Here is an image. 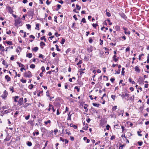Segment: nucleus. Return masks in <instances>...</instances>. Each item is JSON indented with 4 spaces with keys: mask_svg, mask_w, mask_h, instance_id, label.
<instances>
[{
    "mask_svg": "<svg viewBox=\"0 0 149 149\" xmlns=\"http://www.w3.org/2000/svg\"><path fill=\"white\" fill-rule=\"evenodd\" d=\"M24 76L25 77L30 78L32 77L31 72L29 71L25 72L24 75Z\"/></svg>",
    "mask_w": 149,
    "mask_h": 149,
    "instance_id": "1",
    "label": "nucleus"
},
{
    "mask_svg": "<svg viewBox=\"0 0 149 149\" xmlns=\"http://www.w3.org/2000/svg\"><path fill=\"white\" fill-rule=\"evenodd\" d=\"M21 19L19 17H18L15 19V26H17L18 25L21 23Z\"/></svg>",
    "mask_w": 149,
    "mask_h": 149,
    "instance_id": "2",
    "label": "nucleus"
},
{
    "mask_svg": "<svg viewBox=\"0 0 149 149\" xmlns=\"http://www.w3.org/2000/svg\"><path fill=\"white\" fill-rule=\"evenodd\" d=\"M123 29L124 30V33L126 35H127L129 36L130 34V32L128 30L127 28H125L124 27H123Z\"/></svg>",
    "mask_w": 149,
    "mask_h": 149,
    "instance_id": "3",
    "label": "nucleus"
},
{
    "mask_svg": "<svg viewBox=\"0 0 149 149\" xmlns=\"http://www.w3.org/2000/svg\"><path fill=\"white\" fill-rule=\"evenodd\" d=\"M8 95V93L7 91L5 90L3 93V94L1 96L3 98L5 99L7 96Z\"/></svg>",
    "mask_w": 149,
    "mask_h": 149,
    "instance_id": "4",
    "label": "nucleus"
},
{
    "mask_svg": "<svg viewBox=\"0 0 149 149\" xmlns=\"http://www.w3.org/2000/svg\"><path fill=\"white\" fill-rule=\"evenodd\" d=\"M23 97L20 98L19 99V101H18V102L19 104L20 105H22L23 104Z\"/></svg>",
    "mask_w": 149,
    "mask_h": 149,
    "instance_id": "5",
    "label": "nucleus"
},
{
    "mask_svg": "<svg viewBox=\"0 0 149 149\" xmlns=\"http://www.w3.org/2000/svg\"><path fill=\"white\" fill-rule=\"evenodd\" d=\"M5 79H6V81L7 82L11 80V78L10 77H9L8 75H6L5 76Z\"/></svg>",
    "mask_w": 149,
    "mask_h": 149,
    "instance_id": "6",
    "label": "nucleus"
},
{
    "mask_svg": "<svg viewBox=\"0 0 149 149\" xmlns=\"http://www.w3.org/2000/svg\"><path fill=\"white\" fill-rule=\"evenodd\" d=\"M135 71L139 73L140 71V70L139 69V68L137 66L135 67L134 68Z\"/></svg>",
    "mask_w": 149,
    "mask_h": 149,
    "instance_id": "7",
    "label": "nucleus"
},
{
    "mask_svg": "<svg viewBox=\"0 0 149 149\" xmlns=\"http://www.w3.org/2000/svg\"><path fill=\"white\" fill-rule=\"evenodd\" d=\"M120 16L124 19H126L127 17L125 15L124 13H121L120 14Z\"/></svg>",
    "mask_w": 149,
    "mask_h": 149,
    "instance_id": "8",
    "label": "nucleus"
},
{
    "mask_svg": "<svg viewBox=\"0 0 149 149\" xmlns=\"http://www.w3.org/2000/svg\"><path fill=\"white\" fill-rule=\"evenodd\" d=\"M0 49L1 51L2 52L5 51L4 47L1 44H0Z\"/></svg>",
    "mask_w": 149,
    "mask_h": 149,
    "instance_id": "9",
    "label": "nucleus"
},
{
    "mask_svg": "<svg viewBox=\"0 0 149 149\" xmlns=\"http://www.w3.org/2000/svg\"><path fill=\"white\" fill-rule=\"evenodd\" d=\"M26 56L29 58H31L32 56V53H28L26 54Z\"/></svg>",
    "mask_w": 149,
    "mask_h": 149,
    "instance_id": "10",
    "label": "nucleus"
},
{
    "mask_svg": "<svg viewBox=\"0 0 149 149\" xmlns=\"http://www.w3.org/2000/svg\"><path fill=\"white\" fill-rule=\"evenodd\" d=\"M2 63L3 65L6 66V68H7L8 67V65L7 63L5 61L3 60L2 62Z\"/></svg>",
    "mask_w": 149,
    "mask_h": 149,
    "instance_id": "11",
    "label": "nucleus"
},
{
    "mask_svg": "<svg viewBox=\"0 0 149 149\" xmlns=\"http://www.w3.org/2000/svg\"><path fill=\"white\" fill-rule=\"evenodd\" d=\"M70 112H69V113L68 114V117L67 118V120H71V116L72 114H70Z\"/></svg>",
    "mask_w": 149,
    "mask_h": 149,
    "instance_id": "12",
    "label": "nucleus"
},
{
    "mask_svg": "<svg viewBox=\"0 0 149 149\" xmlns=\"http://www.w3.org/2000/svg\"><path fill=\"white\" fill-rule=\"evenodd\" d=\"M12 111L11 109H9L8 110H6L4 111L3 112L4 113H7L9 112H10Z\"/></svg>",
    "mask_w": 149,
    "mask_h": 149,
    "instance_id": "13",
    "label": "nucleus"
},
{
    "mask_svg": "<svg viewBox=\"0 0 149 149\" xmlns=\"http://www.w3.org/2000/svg\"><path fill=\"white\" fill-rule=\"evenodd\" d=\"M17 63L19 67H24V65L20 63L17 62Z\"/></svg>",
    "mask_w": 149,
    "mask_h": 149,
    "instance_id": "14",
    "label": "nucleus"
},
{
    "mask_svg": "<svg viewBox=\"0 0 149 149\" xmlns=\"http://www.w3.org/2000/svg\"><path fill=\"white\" fill-rule=\"evenodd\" d=\"M8 106H4L2 107L1 108H0V109L2 110H4L5 109H8Z\"/></svg>",
    "mask_w": 149,
    "mask_h": 149,
    "instance_id": "15",
    "label": "nucleus"
},
{
    "mask_svg": "<svg viewBox=\"0 0 149 149\" xmlns=\"http://www.w3.org/2000/svg\"><path fill=\"white\" fill-rule=\"evenodd\" d=\"M38 47H36L33 48H32V51H34L35 52H36L38 50Z\"/></svg>",
    "mask_w": 149,
    "mask_h": 149,
    "instance_id": "16",
    "label": "nucleus"
},
{
    "mask_svg": "<svg viewBox=\"0 0 149 149\" xmlns=\"http://www.w3.org/2000/svg\"><path fill=\"white\" fill-rule=\"evenodd\" d=\"M116 55H114L113 57V60L115 62H116L117 61V59L116 58Z\"/></svg>",
    "mask_w": 149,
    "mask_h": 149,
    "instance_id": "17",
    "label": "nucleus"
},
{
    "mask_svg": "<svg viewBox=\"0 0 149 149\" xmlns=\"http://www.w3.org/2000/svg\"><path fill=\"white\" fill-rule=\"evenodd\" d=\"M5 42H6V43L9 45H13L12 42L11 41H5Z\"/></svg>",
    "mask_w": 149,
    "mask_h": 149,
    "instance_id": "18",
    "label": "nucleus"
},
{
    "mask_svg": "<svg viewBox=\"0 0 149 149\" xmlns=\"http://www.w3.org/2000/svg\"><path fill=\"white\" fill-rule=\"evenodd\" d=\"M10 139V137L7 136L6 138L4 140V141H9Z\"/></svg>",
    "mask_w": 149,
    "mask_h": 149,
    "instance_id": "19",
    "label": "nucleus"
},
{
    "mask_svg": "<svg viewBox=\"0 0 149 149\" xmlns=\"http://www.w3.org/2000/svg\"><path fill=\"white\" fill-rule=\"evenodd\" d=\"M87 50L88 52H91L93 51V49H92V48L91 47H88L87 48Z\"/></svg>",
    "mask_w": 149,
    "mask_h": 149,
    "instance_id": "20",
    "label": "nucleus"
},
{
    "mask_svg": "<svg viewBox=\"0 0 149 149\" xmlns=\"http://www.w3.org/2000/svg\"><path fill=\"white\" fill-rule=\"evenodd\" d=\"M88 125L86 124V125H85V127H84L83 128V129L84 130H86L88 129Z\"/></svg>",
    "mask_w": 149,
    "mask_h": 149,
    "instance_id": "21",
    "label": "nucleus"
},
{
    "mask_svg": "<svg viewBox=\"0 0 149 149\" xmlns=\"http://www.w3.org/2000/svg\"><path fill=\"white\" fill-rule=\"evenodd\" d=\"M93 105L94 106L96 107H99L100 104H98L93 103Z\"/></svg>",
    "mask_w": 149,
    "mask_h": 149,
    "instance_id": "22",
    "label": "nucleus"
},
{
    "mask_svg": "<svg viewBox=\"0 0 149 149\" xmlns=\"http://www.w3.org/2000/svg\"><path fill=\"white\" fill-rule=\"evenodd\" d=\"M106 15L108 17H110L111 16V14L110 13L107 11V10H106Z\"/></svg>",
    "mask_w": 149,
    "mask_h": 149,
    "instance_id": "23",
    "label": "nucleus"
},
{
    "mask_svg": "<svg viewBox=\"0 0 149 149\" xmlns=\"http://www.w3.org/2000/svg\"><path fill=\"white\" fill-rule=\"evenodd\" d=\"M10 90V91H12V93L14 92V87L13 86H11L9 88Z\"/></svg>",
    "mask_w": 149,
    "mask_h": 149,
    "instance_id": "24",
    "label": "nucleus"
},
{
    "mask_svg": "<svg viewBox=\"0 0 149 149\" xmlns=\"http://www.w3.org/2000/svg\"><path fill=\"white\" fill-rule=\"evenodd\" d=\"M8 10L9 12L11 14H12L13 13V11L12 10V9L10 7H9L8 8Z\"/></svg>",
    "mask_w": 149,
    "mask_h": 149,
    "instance_id": "25",
    "label": "nucleus"
},
{
    "mask_svg": "<svg viewBox=\"0 0 149 149\" xmlns=\"http://www.w3.org/2000/svg\"><path fill=\"white\" fill-rule=\"evenodd\" d=\"M30 67L31 68L34 69L35 67V65L34 64H32L30 65Z\"/></svg>",
    "mask_w": 149,
    "mask_h": 149,
    "instance_id": "26",
    "label": "nucleus"
},
{
    "mask_svg": "<svg viewBox=\"0 0 149 149\" xmlns=\"http://www.w3.org/2000/svg\"><path fill=\"white\" fill-rule=\"evenodd\" d=\"M27 145L29 146H31L32 145V143L30 141H28L27 143Z\"/></svg>",
    "mask_w": 149,
    "mask_h": 149,
    "instance_id": "27",
    "label": "nucleus"
},
{
    "mask_svg": "<svg viewBox=\"0 0 149 149\" xmlns=\"http://www.w3.org/2000/svg\"><path fill=\"white\" fill-rule=\"evenodd\" d=\"M76 8L78 10H80L81 9V7L79 6L78 4L76 5Z\"/></svg>",
    "mask_w": 149,
    "mask_h": 149,
    "instance_id": "28",
    "label": "nucleus"
},
{
    "mask_svg": "<svg viewBox=\"0 0 149 149\" xmlns=\"http://www.w3.org/2000/svg\"><path fill=\"white\" fill-rule=\"evenodd\" d=\"M21 81L23 83H25L26 82V79H22L21 80Z\"/></svg>",
    "mask_w": 149,
    "mask_h": 149,
    "instance_id": "29",
    "label": "nucleus"
},
{
    "mask_svg": "<svg viewBox=\"0 0 149 149\" xmlns=\"http://www.w3.org/2000/svg\"><path fill=\"white\" fill-rule=\"evenodd\" d=\"M65 42V40L63 38H62V40L61 42V44L63 45L64 44Z\"/></svg>",
    "mask_w": 149,
    "mask_h": 149,
    "instance_id": "30",
    "label": "nucleus"
},
{
    "mask_svg": "<svg viewBox=\"0 0 149 149\" xmlns=\"http://www.w3.org/2000/svg\"><path fill=\"white\" fill-rule=\"evenodd\" d=\"M65 131H66V134H67L68 135H70L71 134V133H70V132L69 130H65Z\"/></svg>",
    "mask_w": 149,
    "mask_h": 149,
    "instance_id": "31",
    "label": "nucleus"
},
{
    "mask_svg": "<svg viewBox=\"0 0 149 149\" xmlns=\"http://www.w3.org/2000/svg\"><path fill=\"white\" fill-rule=\"evenodd\" d=\"M26 26L27 27V28L28 29H29L31 28V26L30 24H26Z\"/></svg>",
    "mask_w": 149,
    "mask_h": 149,
    "instance_id": "32",
    "label": "nucleus"
},
{
    "mask_svg": "<svg viewBox=\"0 0 149 149\" xmlns=\"http://www.w3.org/2000/svg\"><path fill=\"white\" fill-rule=\"evenodd\" d=\"M51 122V121L50 120H47V121H45L44 122V123L45 124L47 125L48 123H50Z\"/></svg>",
    "mask_w": 149,
    "mask_h": 149,
    "instance_id": "33",
    "label": "nucleus"
},
{
    "mask_svg": "<svg viewBox=\"0 0 149 149\" xmlns=\"http://www.w3.org/2000/svg\"><path fill=\"white\" fill-rule=\"evenodd\" d=\"M36 29H37L38 30H39V24H37L36 25Z\"/></svg>",
    "mask_w": 149,
    "mask_h": 149,
    "instance_id": "34",
    "label": "nucleus"
},
{
    "mask_svg": "<svg viewBox=\"0 0 149 149\" xmlns=\"http://www.w3.org/2000/svg\"><path fill=\"white\" fill-rule=\"evenodd\" d=\"M85 69H81L80 70H81V71H80V74H82L83 73H84V70H85Z\"/></svg>",
    "mask_w": 149,
    "mask_h": 149,
    "instance_id": "35",
    "label": "nucleus"
},
{
    "mask_svg": "<svg viewBox=\"0 0 149 149\" xmlns=\"http://www.w3.org/2000/svg\"><path fill=\"white\" fill-rule=\"evenodd\" d=\"M45 43L43 42H41L40 44V46H45Z\"/></svg>",
    "mask_w": 149,
    "mask_h": 149,
    "instance_id": "36",
    "label": "nucleus"
},
{
    "mask_svg": "<svg viewBox=\"0 0 149 149\" xmlns=\"http://www.w3.org/2000/svg\"><path fill=\"white\" fill-rule=\"evenodd\" d=\"M40 39L41 40H44L45 42L46 41V39L45 38V36H42L40 38Z\"/></svg>",
    "mask_w": 149,
    "mask_h": 149,
    "instance_id": "37",
    "label": "nucleus"
},
{
    "mask_svg": "<svg viewBox=\"0 0 149 149\" xmlns=\"http://www.w3.org/2000/svg\"><path fill=\"white\" fill-rule=\"evenodd\" d=\"M141 131H138L137 132V133H138V135L139 136H142V134H140V133H141Z\"/></svg>",
    "mask_w": 149,
    "mask_h": 149,
    "instance_id": "38",
    "label": "nucleus"
},
{
    "mask_svg": "<svg viewBox=\"0 0 149 149\" xmlns=\"http://www.w3.org/2000/svg\"><path fill=\"white\" fill-rule=\"evenodd\" d=\"M55 46L56 47V49L58 51H61V50L58 48V46L57 45H56Z\"/></svg>",
    "mask_w": 149,
    "mask_h": 149,
    "instance_id": "39",
    "label": "nucleus"
},
{
    "mask_svg": "<svg viewBox=\"0 0 149 149\" xmlns=\"http://www.w3.org/2000/svg\"><path fill=\"white\" fill-rule=\"evenodd\" d=\"M93 41V39L91 38H90L89 39V42L90 43H91Z\"/></svg>",
    "mask_w": 149,
    "mask_h": 149,
    "instance_id": "40",
    "label": "nucleus"
},
{
    "mask_svg": "<svg viewBox=\"0 0 149 149\" xmlns=\"http://www.w3.org/2000/svg\"><path fill=\"white\" fill-rule=\"evenodd\" d=\"M111 98L114 100L115 99V98L116 97V96L115 95H112L111 96Z\"/></svg>",
    "mask_w": 149,
    "mask_h": 149,
    "instance_id": "41",
    "label": "nucleus"
},
{
    "mask_svg": "<svg viewBox=\"0 0 149 149\" xmlns=\"http://www.w3.org/2000/svg\"><path fill=\"white\" fill-rule=\"evenodd\" d=\"M138 144L139 146H141L142 145L143 142L142 141H138Z\"/></svg>",
    "mask_w": 149,
    "mask_h": 149,
    "instance_id": "42",
    "label": "nucleus"
},
{
    "mask_svg": "<svg viewBox=\"0 0 149 149\" xmlns=\"http://www.w3.org/2000/svg\"><path fill=\"white\" fill-rule=\"evenodd\" d=\"M19 98V97L18 96H15V98L14 99V101L15 102H17V99H18Z\"/></svg>",
    "mask_w": 149,
    "mask_h": 149,
    "instance_id": "43",
    "label": "nucleus"
},
{
    "mask_svg": "<svg viewBox=\"0 0 149 149\" xmlns=\"http://www.w3.org/2000/svg\"><path fill=\"white\" fill-rule=\"evenodd\" d=\"M81 22H83V23H86V19L85 18H83L82 19V20H81Z\"/></svg>",
    "mask_w": 149,
    "mask_h": 149,
    "instance_id": "44",
    "label": "nucleus"
},
{
    "mask_svg": "<svg viewBox=\"0 0 149 149\" xmlns=\"http://www.w3.org/2000/svg\"><path fill=\"white\" fill-rule=\"evenodd\" d=\"M74 89H77L78 92H79L80 89L79 88H78L77 86H75L74 87Z\"/></svg>",
    "mask_w": 149,
    "mask_h": 149,
    "instance_id": "45",
    "label": "nucleus"
},
{
    "mask_svg": "<svg viewBox=\"0 0 149 149\" xmlns=\"http://www.w3.org/2000/svg\"><path fill=\"white\" fill-rule=\"evenodd\" d=\"M94 28H96V27L98 26L97 24H92Z\"/></svg>",
    "mask_w": 149,
    "mask_h": 149,
    "instance_id": "46",
    "label": "nucleus"
},
{
    "mask_svg": "<svg viewBox=\"0 0 149 149\" xmlns=\"http://www.w3.org/2000/svg\"><path fill=\"white\" fill-rule=\"evenodd\" d=\"M55 35L56 37H58L60 36V34H58V33L56 32L55 33Z\"/></svg>",
    "mask_w": 149,
    "mask_h": 149,
    "instance_id": "47",
    "label": "nucleus"
},
{
    "mask_svg": "<svg viewBox=\"0 0 149 149\" xmlns=\"http://www.w3.org/2000/svg\"><path fill=\"white\" fill-rule=\"evenodd\" d=\"M117 107V106H113V108H112V110L113 111H114L116 109Z\"/></svg>",
    "mask_w": 149,
    "mask_h": 149,
    "instance_id": "48",
    "label": "nucleus"
},
{
    "mask_svg": "<svg viewBox=\"0 0 149 149\" xmlns=\"http://www.w3.org/2000/svg\"><path fill=\"white\" fill-rule=\"evenodd\" d=\"M30 115H29L28 116H26L25 117V119L26 120H28L29 119V118H30Z\"/></svg>",
    "mask_w": 149,
    "mask_h": 149,
    "instance_id": "49",
    "label": "nucleus"
},
{
    "mask_svg": "<svg viewBox=\"0 0 149 149\" xmlns=\"http://www.w3.org/2000/svg\"><path fill=\"white\" fill-rule=\"evenodd\" d=\"M70 51L71 49L70 48H68L66 51V53L67 54L70 52Z\"/></svg>",
    "mask_w": 149,
    "mask_h": 149,
    "instance_id": "50",
    "label": "nucleus"
},
{
    "mask_svg": "<svg viewBox=\"0 0 149 149\" xmlns=\"http://www.w3.org/2000/svg\"><path fill=\"white\" fill-rule=\"evenodd\" d=\"M29 86L30 87L29 88L31 89H32L33 88V85L32 84H31Z\"/></svg>",
    "mask_w": 149,
    "mask_h": 149,
    "instance_id": "51",
    "label": "nucleus"
},
{
    "mask_svg": "<svg viewBox=\"0 0 149 149\" xmlns=\"http://www.w3.org/2000/svg\"><path fill=\"white\" fill-rule=\"evenodd\" d=\"M130 50V48L129 47H127L125 49V51L126 52L129 51Z\"/></svg>",
    "mask_w": 149,
    "mask_h": 149,
    "instance_id": "52",
    "label": "nucleus"
},
{
    "mask_svg": "<svg viewBox=\"0 0 149 149\" xmlns=\"http://www.w3.org/2000/svg\"><path fill=\"white\" fill-rule=\"evenodd\" d=\"M34 121V120H29L28 121V123L31 125L33 122Z\"/></svg>",
    "mask_w": 149,
    "mask_h": 149,
    "instance_id": "53",
    "label": "nucleus"
},
{
    "mask_svg": "<svg viewBox=\"0 0 149 149\" xmlns=\"http://www.w3.org/2000/svg\"><path fill=\"white\" fill-rule=\"evenodd\" d=\"M39 57L40 58H43V56L41 54H39Z\"/></svg>",
    "mask_w": 149,
    "mask_h": 149,
    "instance_id": "54",
    "label": "nucleus"
},
{
    "mask_svg": "<svg viewBox=\"0 0 149 149\" xmlns=\"http://www.w3.org/2000/svg\"><path fill=\"white\" fill-rule=\"evenodd\" d=\"M120 70H119L118 71H116V73H115L116 74H119L120 73Z\"/></svg>",
    "mask_w": 149,
    "mask_h": 149,
    "instance_id": "55",
    "label": "nucleus"
},
{
    "mask_svg": "<svg viewBox=\"0 0 149 149\" xmlns=\"http://www.w3.org/2000/svg\"><path fill=\"white\" fill-rule=\"evenodd\" d=\"M73 17L74 19L75 20H77V18L76 17V15H74L73 16Z\"/></svg>",
    "mask_w": 149,
    "mask_h": 149,
    "instance_id": "56",
    "label": "nucleus"
},
{
    "mask_svg": "<svg viewBox=\"0 0 149 149\" xmlns=\"http://www.w3.org/2000/svg\"><path fill=\"white\" fill-rule=\"evenodd\" d=\"M58 130L57 129H55L54 130V132L55 133V134H56V133L58 132Z\"/></svg>",
    "mask_w": 149,
    "mask_h": 149,
    "instance_id": "57",
    "label": "nucleus"
},
{
    "mask_svg": "<svg viewBox=\"0 0 149 149\" xmlns=\"http://www.w3.org/2000/svg\"><path fill=\"white\" fill-rule=\"evenodd\" d=\"M106 127L107 129V130H109V128L110 126H109V125H107L106 126Z\"/></svg>",
    "mask_w": 149,
    "mask_h": 149,
    "instance_id": "58",
    "label": "nucleus"
},
{
    "mask_svg": "<svg viewBox=\"0 0 149 149\" xmlns=\"http://www.w3.org/2000/svg\"><path fill=\"white\" fill-rule=\"evenodd\" d=\"M60 141H62L63 142H64V140L61 137L60 138Z\"/></svg>",
    "mask_w": 149,
    "mask_h": 149,
    "instance_id": "59",
    "label": "nucleus"
},
{
    "mask_svg": "<svg viewBox=\"0 0 149 149\" xmlns=\"http://www.w3.org/2000/svg\"><path fill=\"white\" fill-rule=\"evenodd\" d=\"M100 45H102L103 43V41L101 39H100Z\"/></svg>",
    "mask_w": 149,
    "mask_h": 149,
    "instance_id": "60",
    "label": "nucleus"
},
{
    "mask_svg": "<svg viewBox=\"0 0 149 149\" xmlns=\"http://www.w3.org/2000/svg\"><path fill=\"white\" fill-rule=\"evenodd\" d=\"M52 110L53 112H55L56 110V109H55L54 107H52Z\"/></svg>",
    "mask_w": 149,
    "mask_h": 149,
    "instance_id": "61",
    "label": "nucleus"
},
{
    "mask_svg": "<svg viewBox=\"0 0 149 149\" xmlns=\"http://www.w3.org/2000/svg\"><path fill=\"white\" fill-rule=\"evenodd\" d=\"M19 113V111H16V112L15 113L14 116H15V117H16L17 116V114H18Z\"/></svg>",
    "mask_w": 149,
    "mask_h": 149,
    "instance_id": "62",
    "label": "nucleus"
},
{
    "mask_svg": "<svg viewBox=\"0 0 149 149\" xmlns=\"http://www.w3.org/2000/svg\"><path fill=\"white\" fill-rule=\"evenodd\" d=\"M30 38H32L33 39H34L35 38V36H34L33 35H31L30 36Z\"/></svg>",
    "mask_w": 149,
    "mask_h": 149,
    "instance_id": "63",
    "label": "nucleus"
},
{
    "mask_svg": "<svg viewBox=\"0 0 149 149\" xmlns=\"http://www.w3.org/2000/svg\"><path fill=\"white\" fill-rule=\"evenodd\" d=\"M41 69L42 70V72H44L45 71V68L44 66H42L41 68Z\"/></svg>",
    "mask_w": 149,
    "mask_h": 149,
    "instance_id": "64",
    "label": "nucleus"
}]
</instances>
